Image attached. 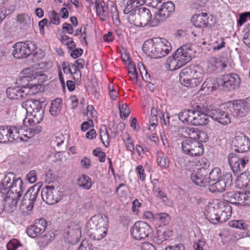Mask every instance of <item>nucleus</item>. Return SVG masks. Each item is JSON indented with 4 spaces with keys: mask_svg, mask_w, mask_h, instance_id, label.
I'll list each match as a JSON object with an SVG mask.
<instances>
[{
    "mask_svg": "<svg viewBox=\"0 0 250 250\" xmlns=\"http://www.w3.org/2000/svg\"><path fill=\"white\" fill-rule=\"evenodd\" d=\"M196 114H197V110H190L189 116L188 117L186 123L194 125Z\"/></svg>",
    "mask_w": 250,
    "mask_h": 250,
    "instance_id": "60",
    "label": "nucleus"
},
{
    "mask_svg": "<svg viewBox=\"0 0 250 250\" xmlns=\"http://www.w3.org/2000/svg\"><path fill=\"white\" fill-rule=\"evenodd\" d=\"M155 220L160 221L164 225H167L170 220V217L166 213H158L155 214Z\"/></svg>",
    "mask_w": 250,
    "mask_h": 250,
    "instance_id": "49",
    "label": "nucleus"
},
{
    "mask_svg": "<svg viewBox=\"0 0 250 250\" xmlns=\"http://www.w3.org/2000/svg\"><path fill=\"white\" fill-rule=\"evenodd\" d=\"M240 83V79L237 74L231 73L223 76L218 84L221 86L223 90L226 91H232L238 88Z\"/></svg>",
    "mask_w": 250,
    "mask_h": 250,
    "instance_id": "13",
    "label": "nucleus"
},
{
    "mask_svg": "<svg viewBox=\"0 0 250 250\" xmlns=\"http://www.w3.org/2000/svg\"><path fill=\"white\" fill-rule=\"evenodd\" d=\"M227 108L220 106L217 108H212L207 114L197 110L194 125H203L208 122V117L216 121L220 124L226 125L230 123V117L227 112Z\"/></svg>",
    "mask_w": 250,
    "mask_h": 250,
    "instance_id": "2",
    "label": "nucleus"
},
{
    "mask_svg": "<svg viewBox=\"0 0 250 250\" xmlns=\"http://www.w3.org/2000/svg\"><path fill=\"white\" fill-rule=\"evenodd\" d=\"M34 203L23 196L21 202L20 208L21 210L31 211L34 207Z\"/></svg>",
    "mask_w": 250,
    "mask_h": 250,
    "instance_id": "43",
    "label": "nucleus"
},
{
    "mask_svg": "<svg viewBox=\"0 0 250 250\" xmlns=\"http://www.w3.org/2000/svg\"><path fill=\"white\" fill-rule=\"evenodd\" d=\"M221 178V171L218 167H215L211 171H209L207 176V179L210 181L209 184L220 180Z\"/></svg>",
    "mask_w": 250,
    "mask_h": 250,
    "instance_id": "38",
    "label": "nucleus"
},
{
    "mask_svg": "<svg viewBox=\"0 0 250 250\" xmlns=\"http://www.w3.org/2000/svg\"><path fill=\"white\" fill-rule=\"evenodd\" d=\"M196 166L197 167L196 170L202 171L203 170H205V171L208 174L209 171V164L206 158H202L199 159L197 162Z\"/></svg>",
    "mask_w": 250,
    "mask_h": 250,
    "instance_id": "42",
    "label": "nucleus"
},
{
    "mask_svg": "<svg viewBox=\"0 0 250 250\" xmlns=\"http://www.w3.org/2000/svg\"><path fill=\"white\" fill-rule=\"evenodd\" d=\"M107 228H96L91 234L90 238L95 240H99L105 237L107 233Z\"/></svg>",
    "mask_w": 250,
    "mask_h": 250,
    "instance_id": "37",
    "label": "nucleus"
},
{
    "mask_svg": "<svg viewBox=\"0 0 250 250\" xmlns=\"http://www.w3.org/2000/svg\"><path fill=\"white\" fill-rule=\"evenodd\" d=\"M78 250H92L91 246L89 245L86 241H83L79 246Z\"/></svg>",
    "mask_w": 250,
    "mask_h": 250,
    "instance_id": "64",
    "label": "nucleus"
},
{
    "mask_svg": "<svg viewBox=\"0 0 250 250\" xmlns=\"http://www.w3.org/2000/svg\"><path fill=\"white\" fill-rule=\"evenodd\" d=\"M81 236L80 226L74 223H71L67 227L64 234V237L69 243L78 242Z\"/></svg>",
    "mask_w": 250,
    "mask_h": 250,
    "instance_id": "16",
    "label": "nucleus"
},
{
    "mask_svg": "<svg viewBox=\"0 0 250 250\" xmlns=\"http://www.w3.org/2000/svg\"><path fill=\"white\" fill-rule=\"evenodd\" d=\"M49 18L51 22L56 25H58L60 23V21L59 17L58 16L57 13L55 11H51L49 14Z\"/></svg>",
    "mask_w": 250,
    "mask_h": 250,
    "instance_id": "57",
    "label": "nucleus"
},
{
    "mask_svg": "<svg viewBox=\"0 0 250 250\" xmlns=\"http://www.w3.org/2000/svg\"><path fill=\"white\" fill-rule=\"evenodd\" d=\"M94 156L98 157V159L100 162H104L105 160V153L101 151L100 148H97L93 151Z\"/></svg>",
    "mask_w": 250,
    "mask_h": 250,
    "instance_id": "53",
    "label": "nucleus"
},
{
    "mask_svg": "<svg viewBox=\"0 0 250 250\" xmlns=\"http://www.w3.org/2000/svg\"><path fill=\"white\" fill-rule=\"evenodd\" d=\"M221 214H219L218 223H223L228 220L231 215V207L229 205L224 206L220 210Z\"/></svg>",
    "mask_w": 250,
    "mask_h": 250,
    "instance_id": "32",
    "label": "nucleus"
},
{
    "mask_svg": "<svg viewBox=\"0 0 250 250\" xmlns=\"http://www.w3.org/2000/svg\"><path fill=\"white\" fill-rule=\"evenodd\" d=\"M248 19L250 20V12L243 13L240 14L237 23L241 26L246 22Z\"/></svg>",
    "mask_w": 250,
    "mask_h": 250,
    "instance_id": "55",
    "label": "nucleus"
},
{
    "mask_svg": "<svg viewBox=\"0 0 250 250\" xmlns=\"http://www.w3.org/2000/svg\"><path fill=\"white\" fill-rule=\"evenodd\" d=\"M3 195L5 197L2 201L3 210L8 213L13 212L17 208V205L23 192L10 193Z\"/></svg>",
    "mask_w": 250,
    "mask_h": 250,
    "instance_id": "14",
    "label": "nucleus"
},
{
    "mask_svg": "<svg viewBox=\"0 0 250 250\" xmlns=\"http://www.w3.org/2000/svg\"><path fill=\"white\" fill-rule=\"evenodd\" d=\"M28 113H29L34 124H39L43 119L44 109L41 103L37 100H28L22 104Z\"/></svg>",
    "mask_w": 250,
    "mask_h": 250,
    "instance_id": "7",
    "label": "nucleus"
},
{
    "mask_svg": "<svg viewBox=\"0 0 250 250\" xmlns=\"http://www.w3.org/2000/svg\"><path fill=\"white\" fill-rule=\"evenodd\" d=\"M128 16L129 22L137 27H155L159 24V21L155 14L152 16L149 9L141 7L129 12Z\"/></svg>",
    "mask_w": 250,
    "mask_h": 250,
    "instance_id": "3",
    "label": "nucleus"
},
{
    "mask_svg": "<svg viewBox=\"0 0 250 250\" xmlns=\"http://www.w3.org/2000/svg\"><path fill=\"white\" fill-rule=\"evenodd\" d=\"M128 75L131 81L137 82L138 81V74L135 64L131 63L128 67Z\"/></svg>",
    "mask_w": 250,
    "mask_h": 250,
    "instance_id": "48",
    "label": "nucleus"
},
{
    "mask_svg": "<svg viewBox=\"0 0 250 250\" xmlns=\"http://www.w3.org/2000/svg\"><path fill=\"white\" fill-rule=\"evenodd\" d=\"M61 42L63 44L66 45L70 49H73L76 46L72 39L66 35H62L61 36Z\"/></svg>",
    "mask_w": 250,
    "mask_h": 250,
    "instance_id": "47",
    "label": "nucleus"
},
{
    "mask_svg": "<svg viewBox=\"0 0 250 250\" xmlns=\"http://www.w3.org/2000/svg\"><path fill=\"white\" fill-rule=\"evenodd\" d=\"M220 61L215 57H211L208 61V72L213 73L219 68Z\"/></svg>",
    "mask_w": 250,
    "mask_h": 250,
    "instance_id": "41",
    "label": "nucleus"
},
{
    "mask_svg": "<svg viewBox=\"0 0 250 250\" xmlns=\"http://www.w3.org/2000/svg\"><path fill=\"white\" fill-rule=\"evenodd\" d=\"M145 0H127L126 7L124 10V13L127 14L132 11L137 9V7L145 3Z\"/></svg>",
    "mask_w": 250,
    "mask_h": 250,
    "instance_id": "31",
    "label": "nucleus"
},
{
    "mask_svg": "<svg viewBox=\"0 0 250 250\" xmlns=\"http://www.w3.org/2000/svg\"><path fill=\"white\" fill-rule=\"evenodd\" d=\"M243 193L238 191H229L223 195L224 200L234 204L242 205Z\"/></svg>",
    "mask_w": 250,
    "mask_h": 250,
    "instance_id": "24",
    "label": "nucleus"
},
{
    "mask_svg": "<svg viewBox=\"0 0 250 250\" xmlns=\"http://www.w3.org/2000/svg\"><path fill=\"white\" fill-rule=\"evenodd\" d=\"M13 56L17 59L26 58L33 53L37 48L36 45L30 41L19 42L13 45Z\"/></svg>",
    "mask_w": 250,
    "mask_h": 250,
    "instance_id": "10",
    "label": "nucleus"
},
{
    "mask_svg": "<svg viewBox=\"0 0 250 250\" xmlns=\"http://www.w3.org/2000/svg\"><path fill=\"white\" fill-rule=\"evenodd\" d=\"M29 90H25L21 86H11L6 89L7 97L11 100H21L26 97Z\"/></svg>",
    "mask_w": 250,
    "mask_h": 250,
    "instance_id": "22",
    "label": "nucleus"
},
{
    "mask_svg": "<svg viewBox=\"0 0 250 250\" xmlns=\"http://www.w3.org/2000/svg\"><path fill=\"white\" fill-rule=\"evenodd\" d=\"M208 173L205 170L202 171L194 170L191 174V181L197 186L205 187L209 184V180L207 179Z\"/></svg>",
    "mask_w": 250,
    "mask_h": 250,
    "instance_id": "21",
    "label": "nucleus"
},
{
    "mask_svg": "<svg viewBox=\"0 0 250 250\" xmlns=\"http://www.w3.org/2000/svg\"><path fill=\"white\" fill-rule=\"evenodd\" d=\"M239 181H242L243 187L250 188V174L247 175L246 173H242Z\"/></svg>",
    "mask_w": 250,
    "mask_h": 250,
    "instance_id": "52",
    "label": "nucleus"
},
{
    "mask_svg": "<svg viewBox=\"0 0 250 250\" xmlns=\"http://www.w3.org/2000/svg\"><path fill=\"white\" fill-rule=\"evenodd\" d=\"M78 185L85 189H89L92 186L90 178L86 175H82L78 180Z\"/></svg>",
    "mask_w": 250,
    "mask_h": 250,
    "instance_id": "39",
    "label": "nucleus"
},
{
    "mask_svg": "<svg viewBox=\"0 0 250 250\" xmlns=\"http://www.w3.org/2000/svg\"><path fill=\"white\" fill-rule=\"evenodd\" d=\"M223 107L227 108V112H231L234 117H242L246 116L250 111V99L247 98L244 100H239L229 103L228 107L222 105Z\"/></svg>",
    "mask_w": 250,
    "mask_h": 250,
    "instance_id": "8",
    "label": "nucleus"
},
{
    "mask_svg": "<svg viewBox=\"0 0 250 250\" xmlns=\"http://www.w3.org/2000/svg\"><path fill=\"white\" fill-rule=\"evenodd\" d=\"M155 6L157 7L158 9L155 15L159 21V23L169 17L175 8L174 4L171 1L163 2L160 6L157 4Z\"/></svg>",
    "mask_w": 250,
    "mask_h": 250,
    "instance_id": "18",
    "label": "nucleus"
},
{
    "mask_svg": "<svg viewBox=\"0 0 250 250\" xmlns=\"http://www.w3.org/2000/svg\"><path fill=\"white\" fill-rule=\"evenodd\" d=\"M242 205L250 206V190L243 193Z\"/></svg>",
    "mask_w": 250,
    "mask_h": 250,
    "instance_id": "61",
    "label": "nucleus"
},
{
    "mask_svg": "<svg viewBox=\"0 0 250 250\" xmlns=\"http://www.w3.org/2000/svg\"><path fill=\"white\" fill-rule=\"evenodd\" d=\"M142 48L145 53L153 59L164 57L171 50L170 43L167 40L160 38H155L146 41Z\"/></svg>",
    "mask_w": 250,
    "mask_h": 250,
    "instance_id": "1",
    "label": "nucleus"
},
{
    "mask_svg": "<svg viewBox=\"0 0 250 250\" xmlns=\"http://www.w3.org/2000/svg\"><path fill=\"white\" fill-rule=\"evenodd\" d=\"M192 21L193 25L198 28H203L210 26L207 14L201 13L193 16Z\"/></svg>",
    "mask_w": 250,
    "mask_h": 250,
    "instance_id": "25",
    "label": "nucleus"
},
{
    "mask_svg": "<svg viewBox=\"0 0 250 250\" xmlns=\"http://www.w3.org/2000/svg\"><path fill=\"white\" fill-rule=\"evenodd\" d=\"M62 107V100L56 98L52 102L49 111L52 115L56 116L60 113Z\"/></svg>",
    "mask_w": 250,
    "mask_h": 250,
    "instance_id": "36",
    "label": "nucleus"
},
{
    "mask_svg": "<svg viewBox=\"0 0 250 250\" xmlns=\"http://www.w3.org/2000/svg\"><path fill=\"white\" fill-rule=\"evenodd\" d=\"M81 165L84 168L88 169L91 165V161L87 157H84L81 160Z\"/></svg>",
    "mask_w": 250,
    "mask_h": 250,
    "instance_id": "62",
    "label": "nucleus"
},
{
    "mask_svg": "<svg viewBox=\"0 0 250 250\" xmlns=\"http://www.w3.org/2000/svg\"><path fill=\"white\" fill-rule=\"evenodd\" d=\"M182 132L188 133L191 138H194L199 142H206L208 140V136L207 133L203 131H199L194 128L186 127L182 128Z\"/></svg>",
    "mask_w": 250,
    "mask_h": 250,
    "instance_id": "23",
    "label": "nucleus"
},
{
    "mask_svg": "<svg viewBox=\"0 0 250 250\" xmlns=\"http://www.w3.org/2000/svg\"><path fill=\"white\" fill-rule=\"evenodd\" d=\"M220 213L219 208L213 207H208L206 210L205 215L209 221L214 224H217L219 221V214Z\"/></svg>",
    "mask_w": 250,
    "mask_h": 250,
    "instance_id": "28",
    "label": "nucleus"
},
{
    "mask_svg": "<svg viewBox=\"0 0 250 250\" xmlns=\"http://www.w3.org/2000/svg\"><path fill=\"white\" fill-rule=\"evenodd\" d=\"M37 178V173L35 170H31L26 175V179L30 183H34L36 182Z\"/></svg>",
    "mask_w": 250,
    "mask_h": 250,
    "instance_id": "59",
    "label": "nucleus"
},
{
    "mask_svg": "<svg viewBox=\"0 0 250 250\" xmlns=\"http://www.w3.org/2000/svg\"><path fill=\"white\" fill-rule=\"evenodd\" d=\"M225 42L223 38H219L212 43V49L213 50H219L225 46Z\"/></svg>",
    "mask_w": 250,
    "mask_h": 250,
    "instance_id": "51",
    "label": "nucleus"
},
{
    "mask_svg": "<svg viewBox=\"0 0 250 250\" xmlns=\"http://www.w3.org/2000/svg\"><path fill=\"white\" fill-rule=\"evenodd\" d=\"M232 185V176L229 172H226L222 178L208 185V189L211 192H223Z\"/></svg>",
    "mask_w": 250,
    "mask_h": 250,
    "instance_id": "11",
    "label": "nucleus"
},
{
    "mask_svg": "<svg viewBox=\"0 0 250 250\" xmlns=\"http://www.w3.org/2000/svg\"><path fill=\"white\" fill-rule=\"evenodd\" d=\"M17 21L20 25L23 28H28L31 24V19L29 15L21 14L17 16Z\"/></svg>",
    "mask_w": 250,
    "mask_h": 250,
    "instance_id": "40",
    "label": "nucleus"
},
{
    "mask_svg": "<svg viewBox=\"0 0 250 250\" xmlns=\"http://www.w3.org/2000/svg\"><path fill=\"white\" fill-rule=\"evenodd\" d=\"M21 75L19 77L17 83L21 84V87L26 90H33L29 92V94H33L37 93L40 90L39 87H41V84L35 82L39 76H34L33 71L30 68L23 69L21 72Z\"/></svg>",
    "mask_w": 250,
    "mask_h": 250,
    "instance_id": "5",
    "label": "nucleus"
},
{
    "mask_svg": "<svg viewBox=\"0 0 250 250\" xmlns=\"http://www.w3.org/2000/svg\"><path fill=\"white\" fill-rule=\"evenodd\" d=\"M190 109H185L179 114V119L183 123H187L190 113Z\"/></svg>",
    "mask_w": 250,
    "mask_h": 250,
    "instance_id": "58",
    "label": "nucleus"
},
{
    "mask_svg": "<svg viewBox=\"0 0 250 250\" xmlns=\"http://www.w3.org/2000/svg\"><path fill=\"white\" fill-rule=\"evenodd\" d=\"M40 191V188L35 185L30 188L24 194V197L35 203Z\"/></svg>",
    "mask_w": 250,
    "mask_h": 250,
    "instance_id": "35",
    "label": "nucleus"
},
{
    "mask_svg": "<svg viewBox=\"0 0 250 250\" xmlns=\"http://www.w3.org/2000/svg\"><path fill=\"white\" fill-rule=\"evenodd\" d=\"M100 137L104 145L106 147L108 146L109 143V136L107 129L104 125L100 128Z\"/></svg>",
    "mask_w": 250,
    "mask_h": 250,
    "instance_id": "44",
    "label": "nucleus"
},
{
    "mask_svg": "<svg viewBox=\"0 0 250 250\" xmlns=\"http://www.w3.org/2000/svg\"><path fill=\"white\" fill-rule=\"evenodd\" d=\"M12 126H0V143L14 142Z\"/></svg>",
    "mask_w": 250,
    "mask_h": 250,
    "instance_id": "26",
    "label": "nucleus"
},
{
    "mask_svg": "<svg viewBox=\"0 0 250 250\" xmlns=\"http://www.w3.org/2000/svg\"><path fill=\"white\" fill-rule=\"evenodd\" d=\"M158 165L162 169H167L169 166V160L167 155L162 151H158L156 154Z\"/></svg>",
    "mask_w": 250,
    "mask_h": 250,
    "instance_id": "29",
    "label": "nucleus"
},
{
    "mask_svg": "<svg viewBox=\"0 0 250 250\" xmlns=\"http://www.w3.org/2000/svg\"><path fill=\"white\" fill-rule=\"evenodd\" d=\"M119 110L121 118H126L130 113V110L128 105L125 104L119 105Z\"/></svg>",
    "mask_w": 250,
    "mask_h": 250,
    "instance_id": "50",
    "label": "nucleus"
},
{
    "mask_svg": "<svg viewBox=\"0 0 250 250\" xmlns=\"http://www.w3.org/2000/svg\"><path fill=\"white\" fill-rule=\"evenodd\" d=\"M64 139L65 138L62 134H59L53 138L52 144L54 146L56 145L59 147L63 143Z\"/></svg>",
    "mask_w": 250,
    "mask_h": 250,
    "instance_id": "54",
    "label": "nucleus"
},
{
    "mask_svg": "<svg viewBox=\"0 0 250 250\" xmlns=\"http://www.w3.org/2000/svg\"><path fill=\"white\" fill-rule=\"evenodd\" d=\"M41 195L43 201L49 205L59 202L62 197V193L60 188L52 185H47L42 188Z\"/></svg>",
    "mask_w": 250,
    "mask_h": 250,
    "instance_id": "9",
    "label": "nucleus"
},
{
    "mask_svg": "<svg viewBox=\"0 0 250 250\" xmlns=\"http://www.w3.org/2000/svg\"><path fill=\"white\" fill-rule=\"evenodd\" d=\"M235 152L243 153L248 151L250 147V141L244 134L236 135L232 141Z\"/></svg>",
    "mask_w": 250,
    "mask_h": 250,
    "instance_id": "19",
    "label": "nucleus"
},
{
    "mask_svg": "<svg viewBox=\"0 0 250 250\" xmlns=\"http://www.w3.org/2000/svg\"><path fill=\"white\" fill-rule=\"evenodd\" d=\"M94 219L97 222L96 224V228H107V219L105 216H97V217H94Z\"/></svg>",
    "mask_w": 250,
    "mask_h": 250,
    "instance_id": "46",
    "label": "nucleus"
},
{
    "mask_svg": "<svg viewBox=\"0 0 250 250\" xmlns=\"http://www.w3.org/2000/svg\"><path fill=\"white\" fill-rule=\"evenodd\" d=\"M195 69L192 67L187 66L181 71L179 74V81L181 83H185L186 82H188L189 79L192 77H194L195 74L197 73Z\"/></svg>",
    "mask_w": 250,
    "mask_h": 250,
    "instance_id": "27",
    "label": "nucleus"
},
{
    "mask_svg": "<svg viewBox=\"0 0 250 250\" xmlns=\"http://www.w3.org/2000/svg\"><path fill=\"white\" fill-rule=\"evenodd\" d=\"M191 43L183 45L174 52L176 58L179 61L183 66L191 60L193 49Z\"/></svg>",
    "mask_w": 250,
    "mask_h": 250,
    "instance_id": "15",
    "label": "nucleus"
},
{
    "mask_svg": "<svg viewBox=\"0 0 250 250\" xmlns=\"http://www.w3.org/2000/svg\"><path fill=\"white\" fill-rule=\"evenodd\" d=\"M216 89L215 84L211 78H208L203 83L200 90L205 94H209Z\"/></svg>",
    "mask_w": 250,
    "mask_h": 250,
    "instance_id": "33",
    "label": "nucleus"
},
{
    "mask_svg": "<svg viewBox=\"0 0 250 250\" xmlns=\"http://www.w3.org/2000/svg\"><path fill=\"white\" fill-rule=\"evenodd\" d=\"M47 227V222L43 218L36 220L34 224L28 227L27 229V233L31 237L35 238L42 234Z\"/></svg>",
    "mask_w": 250,
    "mask_h": 250,
    "instance_id": "20",
    "label": "nucleus"
},
{
    "mask_svg": "<svg viewBox=\"0 0 250 250\" xmlns=\"http://www.w3.org/2000/svg\"><path fill=\"white\" fill-rule=\"evenodd\" d=\"M25 188L20 178H16L14 173L9 172L0 182V191L2 195L10 193L23 192Z\"/></svg>",
    "mask_w": 250,
    "mask_h": 250,
    "instance_id": "4",
    "label": "nucleus"
},
{
    "mask_svg": "<svg viewBox=\"0 0 250 250\" xmlns=\"http://www.w3.org/2000/svg\"><path fill=\"white\" fill-rule=\"evenodd\" d=\"M151 232L150 227L143 221L136 222L130 230L132 237L136 240H141L148 236Z\"/></svg>",
    "mask_w": 250,
    "mask_h": 250,
    "instance_id": "12",
    "label": "nucleus"
},
{
    "mask_svg": "<svg viewBox=\"0 0 250 250\" xmlns=\"http://www.w3.org/2000/svg\"><path fill=\"white\" fill-rule=\"evenodd\" d=\"M229 226L232 228H236L240 229H245L248 225L243 220H231L229 223Z\"/></svg>",
    "mask_w": 250,
    "mask_h": 250,
    "instance_id": "45",
    "label": "nucleus"
},
{
    "mask_svg": "<svg viewBox=\"0 0 250 250\" xmlns=\"http://www.w3.org/2000/svg\"><path fill=\"white\" fill-rule=\"evenodd\" d=\"M185 138L182 143L183 151L186 154L191 156H200L203 153L204 148L201 143L194 138H191L188 133L182 132Z\"/></svg>",
    "mask_w": 250,
    "mask_h": 250,
    "instance_id": "6",
    "label": "nucleus"
},
{
    "mask_svg": "<svg viewBox=\"0 0 250 250\" xmlns=\"http://www.w3.org/2000/svg\"><path fill=\"white\" fill-rule=\"evenodd\" d=\"M157 182V180L156 179H154L153 181V184L154 186L153 188V191L157 197H159L160 199H161L166 194L163 191H162L159 187H157L154 185L155 182Z\"/></svg>",
    "mask_w": 250,
    "mask_h": 250,
    "instance_id": "56",
    "label": "nucleus"
},
{
    "mask_svg": "<svg viewBox=\"0 0 250 250\" xmlns=\"http://www.w3.org/2000/svg\"><path fill=\"white\" fill-rule=\"evenodd\" d=\"M12 137L13 139H14V142L15 141L19 142L21 141H23V138H24V135L26 134L25 127L12 126Z\"/></svg>",
    "mask_w": 250,
    "mask_h": 250,
    "instance_id": "30",
    "label": "nucleus"
},
{
    "mask_svg": "<svg viewBox=\"0 0 250 250\" xmlns=\"http://www.w3.org/2000/svg\"><path fill=\"white\" fill-rule=\"evenodd\" d=\"M167 66L168 70L170 71L175 70L183 66L182 64L176 58L174 54L167 58Z\"/></svg>",
    "mask_w": 250,
    "mask_h": 250,
    "instance_id": "34",
    "label": "nucleus"
},
{
    "mask_svg": "<svg viewBox=\"0 0 250 250\" xmlns=\"http://www.w3.org/2000/svg\"><path fill=\"white\" fill-rule=\"evenodd\" d=\"M229 165L234 173H238L242 171L245 165L249 162V158L245 156L241 158L234 154H229L228 155Z\"/></svg>",
    "mask_w": 250,
    "mask_h": 250,
    "instance_id": "17",
    "label": "nucleus"
},
{
    "mask_svg": "<svg viewBox=\"0 0 250 250\" xmlns=\"http://www.w3.org/2000/svg\"><path fill=\"white\" fill-rule=\"evenodd\" d=\"M165 250H185V247L183 244H178L174 246H169Z\"/></svg>",
    "mask_w": 250,
    "mask_h": 250,
    "instance_id": "63",
    "label": "nucleus"
}]
</instances>
